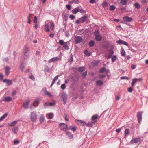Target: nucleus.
Here are the masks:
<instances>
[{"instance_id": "nucleus-1", "label": "nucleus", "mask_w": 148, "mask_h": 148, "mask_svg": "<svg viewBox=\"0 0 148 148\" xmlns=\"http://www.w3.org/2000/svg\"><path fill=\"white\" fill-rule=\"evenodd\" d=\"M60 99L61 101L63 102V104L65 105L66 104L67 99V94L64 92L60 94Z\"/></svg>"}, {"instance_id": "nucleus-2", "label": "nucleus", "mask_w": 148, "mask_h": 148, "mask_svg": "<svg viewBox=\"0 0 148 148\" xmlns=\"http://www.w3.org/2000/svg\"><path fill=\"white\" fill-rule=\"evenodd\" d=\"M59 43L61 45H63V47L66 50H68L69 49V46L68 45L69 42L67 41L64 42V41L62 40H60L59 41Z\"/></svg>"}, {"instance_id": "nucleus-3", "label": "nucleus", "mask_w": 148, "mask_h": 148, "mask_svg": "<svg viewBox=\"0 0 148 148\" xmlns=\"http://www.w3.org/2000/svg\"><path fill=\"white\" fill-rule=\"evenodd\" d=\"M37 114L35 111H34L31 113L30 118L32 121L34 122L37 119Z\"/></svg>"}, {"instance_id": "nucleus-4", "label": "nucleus", "mask_w": 148, "mask_h": 148, "mask_svg": "<svg viewBox=\"0 0 148 148\" xmlns=\"http://www.w3.org/2000/svg\"><path fill=\"white\" fill-rule=\"evenodd\" d=\"M40 100L39 98H37L36 99L33 103L30 106L31 109H33L34 108L33 106H34V107L37 106L39 103Z\"/></svg>"}, {"instance_id": "nucleus-5", "label": "nucleus", "mask_w": 148, "mask_h": 148, "mask_svg": "<svg viewBox=\"0 0 148 148\" xmlns=\"http://www.w3.org/2000/svg\"><path fill=\"white\" fill-rule=\"evenodd\" d=\"M94 33L95 36V38L97 41H100L102 39L101 37L99 34L98 31H95Z\"/></svg>"}, {"instance_id": "nucleus-6", "label": "nucleus", "mask_w": 148, "mask_h": 148, "mask_svg": "<svg viewBox=\"0 0 148 148\" xmlns=\"http://www.w3.org/2000/svg\"><path fill=\"white\" fill-rule=\"evenodd\" d=\"M143 112L141 111H138L137 114V116L138 121L139 123H141L142 119V113Z\"/></svg>"}, {"instance_id": "nucleus-7", "label": "nucleus", "mask_w": 148, "mask_h": 148, "mask_svg": "<svg viewBox=\"0 0 148 148\" xmlns=\"http://www.w3.org/2000/svg\"><path fill=\"white\" fill-rule=\"evenodd\" d=\"M60 127L61 130L63 131L68 130V126L64 123H60L59 125Z\"/></svg>"}, {"instance_id": "nucleus-8", "label": "nucleus", "mask_w": 148, "mask_h": 148, "mask_svg": "<svg viewBox=\"0 0 148 148\" xmlns=\"http://www.w3.org/2000/svg\"><path fill=\"white\" fill-rule=\"evenodd\" d=\"M75 121L76 123L80 126H83L86 125V123L82 120L75 119Z\"/></svg>"}, {"instance_id": "nucleus-9", "label": "nucleus", "mask_w": 148, "mask_h": 148, "mask_svg": "<svg viewBox=\"0 0 148 148\" xmlns=\"http://www.w3.org/2000/svg\"><path fill=\"white\" fill-rule=\"evenodd\" d=\"M140 138H135L132 139L130 142V143L131 145L134 143H137L139 142L140 141Z\"/></svg>"}, {"instance_id": "nucleus-10", "label": "nucleus", "mask_w": 148, "mask_h": 148, "mask_svg": "<svg viewBox=\"0 0 148 148\" xmlns=\"http://www.w3.org/2000/svg\"><path fill=\"white\" fill-rule=\"evenodd\" d=\"M30 101L27 100L25 101L23 105V107L25 109H27L28 108V105L30 103Z\"/></svg>"}, {"instance_id": "nucleus-11", "label": "nucleus", "mask_w": 148, "mask_h": 148, "mask_svg": "<svg viewBox=\"0 0 148 148\" xmlns=\"http://www.w3.org/2000/svg\"><path fill=\"white\" fill-rule=\"evenodd\" d=\"M82 38L80 36H77L75 39V41L76 43L77 44L80 43L82 41Z\"/></svg>"}, {"instance_id": "nucleus-12", "label": "nucleus", "mask_w": 148, "mask_h": 148, "mask_svg": "<svg viewBox=\"0 0 148 148\" xmlns=\"http://www.w3.org/2000/svg\"><path fill=\"white\" fill-rule=\"evenodd\" d=\"M3 82L4 83H6L8 86H10L12 85V82L11 80L8 79H5L3 80Z\"/></svg>"}, {"instance_id": "nucleus-13", "label": "nucleus", "mask_w": 148, "mask_h": 148, "mask_svg": "<svg viewBox=\"0 0 148 148\" xmlns=\"http://www.w3.org/2000/svg\"><path fill=\"white\" fill-rule=\"evenodd\" d=\"M58 60V57H54L49 60L48 62L49 63H51L57 61Z\"/></svg>"}, {"instance_id": "nucleus-14", "label": "nucleus", "mask_w": 148, "mask_h": 148, "mask_svg": "<svg viewBox=\"0 0 148 148\" xmlns=\"http://www.w3.org/2000/svg\"><path fill=\"white\" fill-rule=\"evenodd\" d=\"M123 19L126 22H131L132 21V19L128 16H125L123 18Z\"/></svg>"}, {"instance_id": "nucleus-15", "label": "nucleus", "mask_w": 148, "mask_h": 148, "mask_svg": "<svg viewBox=\"0 0 148 148\" xmlns=\"http://www.w3.org/2000/svg\"><path fill=\"white\" fill-rule=\"evenodd\" d=\"M66 135L70 139L72 138L73 137V135L70 132L66 131Z\"/></svg>"}, {"instance_id": "nucleus-16", "label": "nucleus", "mask_w": 148, "mask_h": 148, "mask_svg": "<svg viewBox=\"0 0 148 148\" xmlns=\"http://www.w3.org/2000/svg\"><path fill=\"white\" fill-rule=\"evenodd\" d=\"M5 68V74L6 75L8 76L10 73V68L8 66H7Z\"/></svg>"}, {"instance_id": "nucleus-17", "label": "nucleus", "mask_w": 148, "mask_h": 148, "mask_svg": "<svg viewBox=\"0 0 148 148\" xmlns=\"http://www.w3.org/2000/svg\"><path fill=\"white\" fill-rule=\"evenodd\" d=\"M45 120V118L44 115L43 114H41L39 118L40 122L42 123Z\"/></svg>"}, {"instance_id": "nucleus-18", "label": "nucleus", "mask_w": 148, "mask_h": 148, "mask_svg": "<svg viewBox=\"0 0 148 148\" xmlns=\"http://www.w3.org/2000/svg\"><path fill=\"white\" fill-rule=\"evenodd\" d=\"M97 121L96 120L93 122H89L87 124L86 123V126L88 127H91L93 125V124H94Z\"/></svg>"}, {"instance_id": "nucleus-19", "label": "nucleus", "mask_w": 148, "mask_h": 148, "mask_svg": "<svg viewBox=\"0 0 148 148\" xmlns=\"http://www.w3.org/2000/svg\"><path fill=\"white\" fill-rule=\"evenodd\" d=\"M60 76V75H57L54 78L51 84V87H52V86L53 85V84H54L56 81L58 79L59 77Z\"/></svg>"}, {"instance_id": "nucleus-20", "label": "nucleus", "mask_w": 148, "mask_h": 148, "mask_svg": "<svg viewBox=\"0 0 148 148\" xmlns=\"http://www.w3.org/2000/svg\"><path fill=\"white\" fill-rule=\"evenodd\" d=\"M17 122V121H15L12 122L8 123V126H13L16 124Z\"/></svg>"}, {"instance_id": "nucleus-21", "label": "nucleus", "mask_w": 148, "mask_h": 148, "mask_svg": "<svg viewBox=\"0 0 148 148\" xmlns=\"http://www.w3.org/2000/svg\"><path fill=\"white\" fill-rule=\"evenodd\" d=\"M12 98L10 97H7L4 98L3 101L5 102H9L11 101Z\"/></svg>"}, {"instance_id": "nucleus-22", "label": "nucleus", "mask_w": 148, "mask_h": 148, "mask_svg": "<svg viewBox=\"0 0 148 148\" xmlns=\"http://www.w3.org/2000/svg\"><path fill=\"white\" fill-rule=\"evenodd\" d=\"M76 127L75 126H69L68 128V130H71L73 132L75 131L76 130Z\"/></svg>"}, {"instance_id": "nucleus-23", "label": "nucleus", "mask_w": 148, "mask_h": 148, "mask_svg": "<svg viewBox=\"0 0 148 148\" xmlns=\"http://www.w3.org/2000/svg\"><path fill=\"white\" fill-rule=\"evenodd\" d=\"M18 127L17 126L14 127L12 129V132L15 134H16L18 130Z\"/></svg>"}, {"instance_id": "nucleus-24", "label": "nucleus", "mask_w": 148, "mask_h": 148, "mask_svg": "<svg viewBox=\"0 0 148 148\" xmlns=\"http://www.w3.org/2000/svg\"><path fill=\"white\" fill-rule=\"evenodd\" d=\"M79 12V9L78 8H76L72 10V12L73 14H76Z\"/></svg>"}, {"instance_id": "nucleus-25", "label": "nucleus", "mask_w": 148, "mask_h": 148, "mask_svg": "<svg viewBox=\"0 0 148 148\" xmlns=\"http://www.w3.org/2000/svg\"><path fill=\"white\" fill-rule=\"evenodd\" d=\"M87 18V17L86 16H84L81 18L80 19V22L82 23L84 22L86 20Z\"/></svg>"}, {"instance_id": "nucleus-26", "label": "nucleus", "mask_w": 148, "mask_h": 148, "mask_svg": "<svg viewBox=\"0 0 148 148\" xmlns=\"http://www.w3.org/2000/svg\"><path fill=\"white\" fill-rule=\"evenodd\" d=\"M96 83L98 86H101L103 84V82L101 80H98L96 81Z\"/></svg>"}, {"instance_id": "nucleus-27", "label": "nucleus", "mask_w": 148, "mask_h": 148, "mask_svg": "<svg viewBox=\"0 0 148 148\" xmlns=\"http://www.w3.org/2000/svg\"><path fill=\"white\" fill-rule=\"evenodd\" d=\"M98 117V115L97 114L93 115L92 117V119L93 121H97V120Z\"/></svg>"}, {"instance_id": "nucleus-28", "label": "nucleus", "mask_w": 148, "mask_h": 148, "mask_svg": "<svg viewBox=\"0 0 148 148\" xmlns=\"http://www.w3.org/2000/svg\"><path fill=\"white\" fill-rule=\"evenodd\" d=\"M45 30L47 32H49L50 31V29L49 28V25L48 24H46L45 25Z\"/></svg>"}, {"instance_id": "nucleus-29", "label": "nucleus", "mask_w": 148, "mask_h": 148, "mask_svg": "<svg viewBox=\"0 0 148 148\" xmlns=\"http://www.w3.org/2000/svg\"><path fill=\"white\" fill-rule=\"evenodd\" d=\"M142 79L141 78H135L133 79L132 82L135 84L137 81H140Z\"/></svg>"}, {"instance_id": "nucleus-30", "label": "nucleus", "mask_w": 148, "mask_h": 148, "mask_svg": "<svg viewBox=\"0 0 148 148\" xmlns=\"http://www.w3.org/2000/svg\"><path fill=\"white\" fill-rule=\"evenodd\" d=\"M25 64L24 63H22L21 64L20 67L21 71H23V70L25 67Z\"/></svg>"}, {"instance_id": "nucleus-31", "label": "nucleus", "mask_w": 148, "mask_h": 148, "mask_svg": "<svg viewBox=\"0 0 148 148\" xmlns=\"http://www.w3.org/2000/svg\"><path fill=\"white\" fill-rule=\"evenodd\" d=\"M8 114L7 113L5 114L2 116L0 117V121H2L7 116Z\"/></svg>"}, {"instance_id": "nucleus-32", "label": "nucleus", "mask_w": 148, "mask_h": 148, "mask_svg": "<svg viewBox=\"0 0 148 148\" xmlns=\"http://www.w3.org/2000/svg\"><path fill=\"white\" fill-rule=\"evenodd\" d=\"M79 2L78 0H73L72 1H70L69 2V3L70 4H72L74 3H77Z\"/></svg>"}, {"instance_id": "nucleus-33", "label": "nucleus", "mask_w": 148, "mask_h": 148, "mask_svg": "<svg viewBox=\"0 0 148 148\" xmlns=\"http://www.w3.org/2000/svg\"><path fill=\"white\" fill-rule=\"evenodd\" d=\"M85 70V68L84 67H81L78 69V71L79 72H82Z\"/></svg>"}, {"instance_id": "nucleus-34", "label": "nucleus", "mask_w": 148, "mask_h": 148, "mask_svg": "<svg viewBox=\"0 0 148 148\" xmlns=\"http://www.w3.org/2000/svg\"><path fill=\"white\" fill-rule=\"evenodd\" d=\"M121 55L123 56H124L125 54V52L124 49H123L122 48H121Z\"/></svg>"}, {"instance_id": "nucleus-35", "label": "nucleus", "mask_w": 148, "mask_h": 148, "mask_svg": "<svg viewBox=\"0 0 148 148\" xmlns=\"http://www.w3.org/2000/svg\"><path fill=\"white\" fill-rule=\"evenodd\" d=\"M95 44V42L91 40L90 41L89 43V45L90 46V47H92Z\"/></svg>"}, {"instance_id": "nucleus-36", "label": "nucleus", "mask_w": 148, "mask_h": 148, "mask_svg": "<svg viewBox=\"0 0 148 148\" xmlns=\"http://www.w3.org/2000/svg\"><path fill=\"white\" fill-rule=\"evenodd\" d=\"M117 57L116 56H114L112 57V62H114L116 60Z\"/></svg>"}, {"instance_id": "nucleus-37", "label": "nucleus", "mask_w": 148, "mask_h": 148, "mask_svg": "<svg viewBox=\"0 0 148 148\" xmlns=\"http://www.w3.org/2000/svg\"><path fill=\"white\" fill-rule=\"evenodd\" d=\"M48 118L49 119H52L53 116V113H50L48 114Z\"/></svg>"}, {"instance_id": "nucleus-38", "label": "nucleus", "mask_w": 148, "mask_h": 148, "mask_svg": "<svg viewBox=\"0 0 148 148\" xmlns=\"http://www.w3.org/2000/svg\"><path fill=\"white\" fill-rule=\"evenodd\" d=\"M45 95H48L50 97H52V95L48 91H45Z\"/></svg>"}, {"instance_id": "nucleus-39", "label": "nucleus", "mask_w": 148, "mask_h": 148, "mask_svg": "<svg viewBox=\"0 0 148 148\" xmlns=\"http://www.w3.org/2000/svg\"><path fill=\"white\" fill-rule=\"evenodd\" d=\"M121 3L123 5H125L127 3V0H121Z\"/></svg>"}, {"instance_id": "nucleus-40", "label": "nucleus", "mask_w": 148, "mask_h": 148, "mask_svg": "<svg viewBox=\"0 0 148 148\" xmlns=\"http://www.w3.org/2000/svg\"><path fill=\"white\" fill-rule=\"evenodd\" d=\"M130 131L128 129H126L125 131V136L128 135L129 134Z\"/></svg>"}, {"instance_id": "nucleus-41", "label": "nucleus", "mask_w": 148, "mask_h": 148, "mask_svg": "<svg viewBox=\"0 0 148 148\" xmlns=\"http://www.w3.org/2000/svg\"><path fill=\"white\" fill-rule=\"evenodd\" d=\"M115 8H116L114 6L112 5L110 7V9L111 10L113 11V10H114L115 9Z\"/></svg>"}, {"instance_id": "nucleus-42", "label": "nucleus", "mask_w": 148, "mask_h": 148, "mask_svg": "<svg viewBox=\"0 0 148 148\" xmlns=\"http://www.w3.org/2000/svg\"><path fill=\"white\" fill-rule=\"evenodd\" d=\"M56 104L55 101H53L51 103H49V105L50 106H54Z\"/></svg>"}, {"instance_id": "nucleus-43", "label": "nucleus", "mask_w": 148, "mask_h": 148, "mask_svg": "<svg viewBox=\"0 0 148 148\" xmlns=\"http://www.w3.org/2000/svg\"><path fill=\"white\" fill-rule=\"evenodd\" d=\"M134 6L136 8H140V6L139 4L138 3H135Z\"/></svg>"}, {"instance_id": "nucleus-44", "label": "nucleus", "mask_w": 148, "mask_h": 148, "mask_svg": "<svg viewBox=\"0 0 148 148\" xmlns=\"http://www.w3.org/2000/svg\"><path fill=\"white\" fill-rule=\"evenodd\" d=\"M84 53L87 56H90V53L87 50L85 51Z\"/></svg>"}, {"instance_id": "nucleus-45", "label": "nucleus", "mask_w": 148, "mask_h": 148, "mask_svg": "<svg viewBox=\"0 0 148 148\" xmlns=\"http://www.w3.org/2000/svg\"><path fill=\"white\" fill-rule=\"evenodd\" d=\"M106 70V69L105 67L101 68L99 72L101 73L104 72Z\"/></svg>"}, {"instance_id": "nucleus-46", "label": "nucleus", "mask_w": 148, "mask_h": 148, "mask_svg": "<svg viewBox=\"0 0 148 148\" xmlns=\"http://www.w3.org/2000/svg\"><path fill=\"white\" fill-rule=\"evenodd\" d=\"M54 25L53 23H51V26H50V28L52 30H53L54 29Z\"/></svg>"}, {"instance_id": "nucleus-47", "label": "nucleus", "mask_w": 148, "mask_h": 148, "mask_svg": "<svg viewBox=\"0 0 148 148\" xmlns=\"http://www.w3.org/2000/svg\"><path fill=\"white\" fill-rule=\"evenodd\" d=\"M33 22H34L35 23H36L37 22V18L36 16H35L34 18V20H33Z\"/></svg>"}, {"instance_id": "nucleus-48", "label": "nucleus", "mask_w": 148, "mask_h": 148, "mask_svg": "<svg viewBox=\"0 0 148 148\" xmlns=\"http://www.w3.org/2000/svg\"><path fill=\"white\" fill-rule=\"evenodd\" d=\"M66 87V85L65 84H63L61 85V88L63 90H64Z\"/></svg>"}, {"instance_id": "nucleus-49", "label": "nucleus", "mask_w": 148, "mask_h": 148, "mask_svg": "<svg viewBox=\"0 0 148 148\" xmlns=\"http://www.w3.org/2000/svg\"><path fill=\"white\" fill-rule=\"evenodd\" d=\"M65 119L66 121H69V116L67 114L64 115Z\"/></svg>"}, {"instance_id": "nucleus-50", "label": "nucleus", "mask_w": 148, "mask_h": 148, "mask_svg": "<svg viewBox=\"0 0 148 148\" xmlns=\"http://www.w3.org/2000/svg\"><path fill=\"white\" fill-rule=\"evenodd\" d=\"M65 36L67 37H68L69 36V32L68 31H66L65 32Z\"/></svg>"}, {"instance_id": "nucleus-51", "label": "nucleus", "mask_w": 148, "mask_h": 148, "mask_svg": "<svg viewBox=\"0 0 148 148\" xmlns=\"http://www.w3.org/2000/svg\"><path fill=\"white\" fill-rule=\"evenodd\" d=\"M31 14H29V16L28 17V23H29V24H30V22H31L30 19V18L31 16Z\"/></svg>"}, {"instance_id": "nucleus-52", "label": "nucleus", "mask_w": 148, "mask_h": 148, "mask_svg": "<svg viewBox=\"0 0 148 148\" xmlns=\"http://www.w3.org/2000/svg\"><path fill=\"white\" fill-rule=\"evenodd\" d=\"M108 3L106 2H104L102 3V5L103 6H106L108 5Z\"/></svg>"}, {"instance_id": "nucleus-53", "label": "nucleus", "mask_w": 148, "mask_h": 148, "mask_svg": "<svg viewBox=\"0 0 148 148\" xmlns=\"http://www.w3.org/2000/svg\"><path fill=\"white\" fill-rule=\"evenodd\" d=\"M66 7V8L69 10L71 9V6L69 4L67 5Z\"/></svg>"}, {"instance_id": "nucleus-54", "label": "nucleus", "mask_w": 148, "mask_h": 148, "mask_svg": "<svg viewBox=\"0 0 148 148\" xmlns=\"http://www.w3.org/2000/svg\"><path fill=\"white\" fill-rule=\"evenodd\" d=\"M123 40H119L117 41V42L119 44H123Z\"/></svg>"}, {"instance_id": "nucleus-55", "label": "nucleus", "mask_w": 148, "mask_h": 148, "mask_svg": "<svg viewBox=\"0 0 148 148\" xmlns=\"http://www.w3.org/2000/svg\"><path fill=\"white\" fill-rule=\"evenodd\" d=\"M133 88L132 87H129L128 89V91L129 92H132L133 91Z\"/></svg>"}, {"instance_id": "nucleus-56", "label": "nucleus", "mask_w": 148, "mask_h": 148, "mask_svg": "<svg viewBox=\"0 0 148 148\" xmlns=\"http://www.w3.org/2000/svg\"><path fill=\"white\" fill-rule=\"evenodd\" d=\"M70 17L71 20H73L75 18V16L73 15H70Z\"/></svg>"}, {"instance_id": "nucleus-57", "label": "nucleus", "mask_w": 148, "mask_h": 148, "mask_svg": "<svg viewBox=\"0 0 148 148\" xmlns=\"http://www.w3.org/2000/svg\"><path fill=\"white\" fill-rule=\"evenodd\" d=\"M19 143V141L18 140H15L14 141V144L15 145L16 144H18Z\"/></svg>"}, {"instance_id": "nucleus-58", "label": "nucleus", "mask_w": 148, "mask_h": 148, "mask_svg": "<svg viewBox=\"0 0 148 148\" xmlns=\"http://www.w3.org/2000/svg\"><path fill=\"white\" fill-rule=\"evenodd\" d=\"M121 79H126L127 80H128L129 79V78L127 77L123 76L121 77Z\"/></svg>"}, {"instance_id": "nucleus-59", "label": "nucleus", "mask_w": 148, "mask_h": 148, "mask_svg": "<svg viewBox=\"0 0 148 148\" xmlns=\"http://www.w3.org/2000/svg\"><path fill=\"white\" fill-rule=\"evenodd\" d=\"M49 106V103H45L44 105V107L45 108H47Z\"/></svg>"}, {"instance_id": "nucleus-60", "label": "nucleus", "mask_w": 148, "mask_h": 148, "mask_svg": "<svg viewBox=\"0 0 148 148\" xmlns=\"http://www.w3.org/2000/svg\"><path fill=\"white\" fill-rule=\"evenodd\" d=\"M3 76L2 74L0 73V79L1 80H3Z\"/></svg>"}, {"instance_id": "nucleus-61", "label": "nucleus", "mask_w": 148, "mask_h": 148, "mask_svg": "<svg viewBox=\"0 0 148 148\" xmlns=\"http://www.w3.org/2000/svg\"><path fill=\"white\" fill-rule=\"evenodd\" d=\"M87 74V72L86 71V72H84L83 73L82 75L83 77H85L86 75Z\"/></svg>"}, {"instance_id": "nucleus-62", "label": "nucleus", "mask_w": 148, "mask_h": 148, "mask_svg": "<svg viewBox=\"0 0 148 148\" xmlns=\"http://www.w3.org/2000/svg\"><path fill=\"white\" fill-rule=\"evenodd\" d=\"M123 44L127 46H128V44L127 42L123 41Z\"/></svg>"}, {"instance_id": "nucleus-63", "label": "nucleus", "mask_w": 148, "mask_h": 148, "mask_svg": "<svg viewBox=\"0 0 148 148\" xmlns=\"http://www.w3.org/2000/svg\"><path fill=\"white\" fill-rule=\"evenodd\" d=\"M122 129V127H121L120 128H119V129H116V132H119L121 131V130Z\"/></svg>"}, {"instance_id": "nucleus-64", "label": "nucleus", "mask_w": 148, "mask_h": 148, "mask_svg": "<svg viewBox=\"0 0 148 148\" xmlns=\"http://www.w3.org/2000/svg\"><path fill=\"white\" fill-rule=\"evenodd\" d=\"M105 76L104 75H101L99 76V78L100 79H102L105 77Z\"/></svg>"}]
</instances>
